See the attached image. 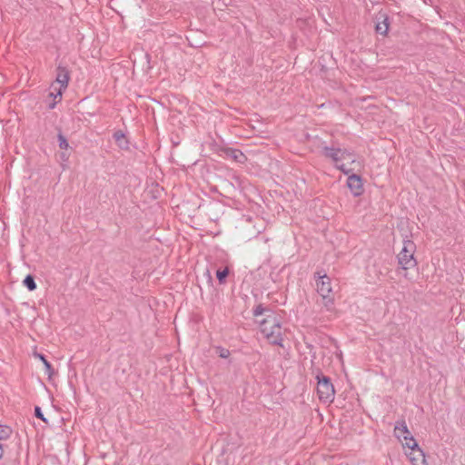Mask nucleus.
Wrapping results in <instances>:
<instances>
[{
    "instance_id": "8",
    "label": "nucleus",
    "mask_w": 465,
    "mask_h": 465,
    "mask_svg": "<svg viewBox=\"0 0 465 465\" xmlns=\"http://www.w3.org/2000/svg\"><path fill=\"white\" fill-rule=\"evenodd\" d=\"M347 186L354 196H360L364 192L362 180L357 174L349 175Z\"/></svg>"
},
{
    "instance_id": "1",
    "label": "nucleus",
    "mask_w": 465,
    "mask_h": 465,
    "mask_svg": "<svg viewBox=\"0 0 465 465\" xmlns=\"http://www.w3.org/2000/svg\"><path fill=\"white\" fill-rule=\"evenodd\" d=\"M325 156L331 159L336 167L346 174L356 170L359 165L355 156L347 151L341 149H326Z\"/></svg>"
},
{
    "instance_id": "11",
    "label": "nucleus",
    "mask_w": 465,
    "mask_h": 465,
    "mask_svg": "<svg viewBox=\"0 0 465 465\" xmlns=\"http://www.w3.org/2000/svg\"><path fill=\"white\" fill-rule=\"evenodd\" d=\"M57 138H58L59 148L64 151L61 153V158L64 161H67L69 158V153H68V151L70 149L69 143H68L67 139L62 134H59Z\"/></svg>"
},
{
    "instance_id": "15",
    "label": "nucleus",
    "mask_w": 465,
    "mask_h": 465,
    "mask_svg": "<svg viewBox=\"0 0 465 465\" xmlns=\"http://www.w3.org/2000/svg\"><path fill=\"white\" fill-rule=\"evenodd\" d=\"M24 282V285H25V287H27V289H28L29 291H34V290H35V289H36V284H35V280H34L33 276H31V275H27V276L25 278V280H24V282Z\"/></svg>"
},
{
    "instance_id": "18",
    "label": "nucleus",
    "mask_w": 465,
    "mask_h": 465,
    "mask_svg": "<svg viewBox=\"0 0 465 465\" xmlns=\"http://www.w3.org/2000/svg\"><path fill=\"white\" fill-rule=\"evenodd\" d=\"M230 355V351L227 349L220 348L219 349V356L221 358H228Z\"/></svg>"
},
{
    "instance_id": "12",
    "label": "nucleus",
    "mask_w": 465,
    "mask_h": 465,
    "mask_svg": "<svg viewBox=\"0 0 465 465\" xmlns=\"http://www.w3.org/2000/svg\"><path fill=\"white\" fill-rule=\"evenodd\" d=\"M224 153L227 158L232 159L237 163H242L246 160L245 155L241 151L236 149H225Z\"/></svg>"
},
{
    "instance_id": "14",
    "label": "nucleus",
    "mask_w": 465,
    "mask_h": 465,
    "mask_svg": "<svg viewBox=\"0 0 465 465\" xmlns=\"http://www.w3.org/2000/svg\"><path fill=\"white\" fill-rule=\"evenodd\" d=\"M12 434V429L5 425H0V440H7Z\"/></svg>"
},
{
    "instance_id": "9",
    "label": "nucleus",
    "mask_w": 465,
    "mask_h": 465,
    "mask_svg": "<svg viewBox=\"0 0 465 465\" xmlns=\"http://www.w3.org/2000/svg\"><path fill=\"white\" fill-rule=\"evenodd\" d=\"M390 29L389 16L385 13H380L377 16L375 30L378 34L386 36Z\"/></svg>"
},
{
    "instance_id": "21",
    "label": "nucleus",
    "mask_w": 465,
    "mask_h": 465,
    "mask_svg": "<svg viewBox=\"0 0 465 465\" xmlns=\"http://www.w3.org/2000/svg\"><path fill=\"white\" fill-rule=\"evenodd\" d=\"M114 137H115L116 141H118V142H119L121 139H124V134H119V133L115 134H114Z\"/></svg>"
},
{
    "instance_id": "10",
    "label": "nucleus",
    "mask_w": 465,
    "mask_h": 465,
    "mask_svg": "<svg viewBox=\"0 0 465 465\" xmlns=\"http://www.w3.org/2000/svg\"><path fill=\"white\" fill-rule=\"evenodd\" d=\"M68 83H69L68 73L66 71H64V70H61L57 74L55 82L53 83L52 84H54L55 86H57L61 90H65L67 88V86H68Z\"/></svg>"
},
{
    "instance_id": "6",
    "label": "nucleus",
    "mask_w": 465,
    "mask_h": 465,
    "mask_svg": "<svg viewBox=\"0 0 465 465\" xmlns=\"http://www.w3.org/2000/svg\"><path fill=\"white\" fill-rule=\"evenodd\" d=\"M318 293L325 300V305L332 304L331 280L327 275L319 276L316 281Z\"/></svg>"
},
{
    "instance_id": "16",
    "label": "nucleus",
    "mask_w": 465,
    "mask_h": 465,
    "mask_svg": "<svg viewBox=\"0 0 465 465\" xmlns=\"http://www.w3.org/2000/svg\"><path fill=\"white\" fill-rule=\"evenodd\" d=\"M228 274H229V270H228V268H225V269H223V270H222V271H221V270H218V271L216 272V276H217V278H218V280H219V282H220L221 283L224 282L225 278L228 276Z\"/></svg>"
},
{
    "instance_id": "19",
    "label": "nucleus",
    "mask_w": 465,
    "mask_h": 465,
    "mask_svg": "<svg viewBox=\"0 0 465 465\" xmlns=\"http://www.w3.org/2000/svg\"><path fill=\"white\" fill-rule=\"evenodd\" d=\"M35 416L39 419H41L44 421H46L45 418L44 417L41 409L39 407H35Z\"/></svg>"
},
{
    "instance_id": "20",
    "label": "nucleus",
    "mask_w": 465,
    "mask_h": 465,
    "mask_svg": "<svg viewBox=\"0 0 465 465\" xmlns=\"http://www.w3.org/2000/svg\"><path fill=\"white\" fill-rule=\"evenodd\" d=\"M34 356H35V358L39 359L43 362V364L47 361L45 357L41 353L35 352Z\"/></svg>"
},
{
    "instance_id": "22",
    "label": "nucleus",
    "mask_w": 465,
    "mask_h": 465,
    "mask_svg": "<svg viewBox=\"0 0 465 465\" xmlns=\"http://www.w3.org/2000/svg\"><path fill=\"white\" fill-rule=\"evenodd\" d=\"M3 454H4V449H3L2 444H0V459L3 457Z\"/></svg>"
},
{
    "instance_id": "2",
    "label": "nucleus",
    "mask_w": 465,
    "mask_h": 465,
    "mask_svg": "<svg viewBox=\"0 0 465 465\" xmlns=\"http://www.w3.org/2000/svg\"><path fill=\"white\" fill-rule=\"evenodd\" d=\"M261 331L267 341L272 344L281 345L282 341V327L279 320L273 316H267L260 325Z\"/></svg>"
},
{
    "instance_id": "4",
    "label": "nucleus",
    "mask_w": 465,
    "mask_h": 465,
    "mask_svg": "<svg viewBox=\"0 0 465 465\" xmlns=\"http://www.w3.org/2000/svg\"><path fill=\"white\" fill-rule=\"evenodd\" d=\"M393 432L403 450L419 445L404 420H399L396 422Z\"/></svg>"
},
{
    "instance_id": "17",
    "label": "nucleus",
    "mask_w": 465,
    "mask_h": 465,
    "mask_svg": "<svg viewBox=\"0 0 465 465\" xmlns=\"http://www.w3.org/2000/svg\"><path fill=\"white\" fill-rule=\"evenodd\" d=\"M44 366L45 368V372L48 375V378L52 379L54 375V370L53 366L51 365V363L48 361L44 363Z\"/></svg>"
},
{
    "instance_id": "3",
    "label": "nucleus",
    "mask_w": 465,
    "mask_h": 465,
    "mask_svg": "<svg viewBox=\"0 0 465 465\" xmlns=\"http://www.w3.org/2000/svg\"><path fill=\"white\" fill-rule=\"evenodd\" d=\"M416 245L411 240H405L402 242V248L398 253V263L403 270L414 268L417 264L414 253Z\"/></svg>"
},
{
    "instance_id": "13",
    "label": "nucleus",
    "mask_w": 465,
    "mask_h": 465,
    "mask_svg": "<svg viewBox=\"0 0 465 465\" xmlns=\"http://www.w3.org/2000/svg\"><path fill=\"white\" fill-rule=\"evenodd\" d=\"M51 93L49 94L50 97L54 99V102L49 105L50 108H54L57 103H59L62 100L63 93L64 90H61L54 84L51 85Z\"/></svg>"
},
{
    "instance_id": "5",
    "label": "nucleus",
    "mask_w": 465,
    "mask_h": 465,
    "mask_svg": "<svg viewBox=\"0 0 465 465\" xmlns=\"http://www.w3.org/2000/svg\"><path fill=\"white\" fill-rule=\"evenodd\" d=\"M317 395L319 400L323 403H331L334 401L335 390L331 380L325 376L317 377Z\"/></svg>"
},
{
    "instance_id": "7",
    "label": "nucleus",
    "mask_w": 465,
    "mask_h": 465,
    "mask_svg": "<svg viewBox=\"0 0 465 465\" xmlns=\"http://www.w3.org/2000/svg\"><path fill=\"white\" fill-rule=\"evenodd\" d=\"M404 453L411 465H428L425 453L419 445L404 450Z\"/></svg>"
}]
</instances>
